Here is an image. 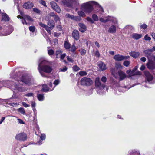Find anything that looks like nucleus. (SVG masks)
I'll use <instances>...</instances> for the list:
<instances>
[{"mask_svg":"<svg viewBox=\"0 0 155 155\" xmlns=\"http://www.w3.org/2000/svg\"><path fill=\"white\" fill-rule=\"evenodd\" d=\"M96 4V2L91 1L82 4L81 6V9L82 10L78 11V13L80 17H84L86 16L85 13L89 14L94 9L93 5Z\"/></svg>","mask_w":155,"mask_h":155,"instance_id":"obj_1","label":"nucleus"},{"mask_svg":"<svg viewBox=\"0 0 155 155\" xmlns=\"http://www.w3.org/2000/svg\"><path fill=\"white\" fill-rule=\"evenodd\" d=\"M39 62L38 68V71L42 77H45V72L50 73L52 71V68L48 65L49 62L43 58L40 59Z\"/></svg>","mask_w":155,"mask_h":155,"instance_id":"obj_2","label":"nucleus"},{"mask_svg":"<svg viewBox=\"0 0 155 155\" xmlns=\"http://www.w3.org/2000/svg\"><path fill=\"white\" fill-rule=\"evenodd\" d=\"M18 73H16L15 75H13V74H11L10 76L11 78H14L18 82L21 81L28 86L31 85L34 83V80L31 76L28 75H24L20 78L18 76Z\"/></svg>","mask_w":155,"mask_h":155,"instance_id":"obj_3","label":"nucleus"},{"mask_svg":"<svg viewBox=\"0 0 155 155\" xmlns=\"http://www.w3.org/2000/svg\"><path fill=\"white\" fill-rule=\"evenodd\" d=\"M100 21L101 22L104 23H106L109 21L112 22L115 25H113L110 26L109 29L108 31L111 33H114L116 32V26H117L118 24L117 20L115 18L111 16H107L104 18H100Z\"/></svg>","mask_w":155,"mask_h":155,"instance_id":"obj_4","label":"nucleus"},{"mask_svg":"<svg viewBox=\"0 0 155 155\" xmlns=\"http://www.w3.org/2000/svg\"><path fill=\"white\" fill-rule=\"evenodd\" d=\"M11 89L14 93L12 96L14 98L18 97L16 96V94L19 92H23L27 91V89L24 85L20 83H14L13 85L11 87Z\"/></svg>","mask_w":155,"mask_h":155,"instance_id":"obj_5","label":"nucleus"},{"mask_svg":"<svg viewBox=\"0 0 155 155\" xmlns=\"http://www.w3.org/2000/svg\"><path fill=\"white\" fill-rule=\"evenodd\" d=\"M13 30V28L11 25L7 24L4 26H0V35L5 36L11 34Z\"/></svg>","mask_w":155,"mask_h":155,"instance_id":"obj_6","label":"nucleus"},{"mask_svg":"<svg viewBox=\"0 0 155 155\" xmlns=\"http://www.w3.org/2000/svg\"><path fill=\"white\" fill-rule=\"evenodd\" d=\"M62 2L65 6L72 8L79 4L78 0H62Z\"/></svg>","mask_w":155,"mask_h":155,"instance_id":"obj_7","label":"nucleus"},{"mask_svg":"<svg viewBox=\"0 0 155 155\" xmlns=\"http://www.w3.org/2000/svg\"><path fill=\"white\" fill-rule=\"evenodd\" d=\"M95 85L97 90V93L100 94H103L102 90L105 87V85L104 84L101 83L100 78H96L95 80Z\"/></svg>","mask_w":155,"mask_h":155,"instance_id":"obj_8","label":"nucleus"},{"mask_svg":"<svg viewBox=\"0 0 155 155\" xmlns=\"http://www.w3.org/2000/svg\"><path fill=\"white\" fill-rule=\"evenodd\" d=\"M80 82L81 85L87 86L91 85L93 83L91 79L86 77H84L81 79Z\"/></svg>","mask_w":155,"mask_h":155,"instance_id":"obj_9","label":"nucleus"},{"mask_svg":"<svg viewBox=\"0 0 155 155\" xmlns=\"http://www.w3.org/2000/svg\"><path fill=\"white\" fill-rule=\"evenodd\" d=\"M137 68L138 67L136 66L132 70H129L126 71V73L128 75L129 77H130L134 75L140 74L141 73L140 71L135 72Z\"/></svg>","mask_w":155,"mask_h":155,"instance_id":"obj_10","label":"nucleus"},{"mask_svg":"<svg viewBox=\"0 0 155 155\" xmlns=\"http://www.w3.org/2000/svg\"><path fill=\"white\" fill-rule=\"evenodd\" d=\"M118 79L119 81L125 80L127 78L129 77L128 75H127L125 72L122 71L120 70L117 72Z\"/></svg>","mask_w":155,"mask_h":155,"instance_id":"obj_11","label":"nucleus"},{"mask_svg":"<svg viewBox=\"0 0 155 155\" xmlns=\"http://www.w3.org/2000/svg\"><path fill=\"white\" fill-rule=\"evenodd\" d=\"M146 81L150 83L153 84L154 82L152 81L153 79V76L148 71H145L144 72Z\"/></svg>","mask_w":155,"mask_h":155,"instance_id":"obj_12","label":"nucleus"},{"mask_svg":"<svg viewBox=\"0 0 155 155\" xmlns=\"http://www.w3.org/2000/svg\"><path fill=\"white\" fill-rule=\"evenodd\" d=\"M130 57L129 56H124L120 54L116 55L114 57V59L118 61H121L124 59H128Z\"/></svg>","mask_w":155,"mask_h":155,"instance_id":"obj_13","label":"nucleus"},{"mask_svg":"<svg viewBox=\"0 0 155 155\" xmlns=\"http://www.w3.org/2000/svg\"><path fill=\"white\" fill-rule=\"evenodd\" d=\"M127 155H141V154L140 151L139 150L134 149L129 151Z\"/></svg>","mask_w":155,"mask_h":155,"instance_id":"obj_14","label":"nucleus"},{"mask_svg":"<svg viewBox=\"0 0 155 155\" xmlns=\"http://www.w3.org/2000/svg\"><path fill=\"white\" fill-rule=\"evenodd\" d=\"M146 66L150 70H153L155 68V63L150 60H149L148 62L147 63Z\"/></svg>","mask_w":155,"mask_h":155,"instance_id":"obj_15","label":"nucleus"},{"mask_svg":"<svg viewBox=\"0 0 155 155\" xmlns=\"http://www.w3.org/2000/svg\"><path fill=\"white\" fill-rule=\"evenodd\" d=\"M23 6L24 8L29 9L33 7L34 4L32 2L28 1L24 3Z\"/></svg>","mask_w":155,"mask_h":155,"instance_id":"obj_16","label":"nucleus"},{"mask_svg":"<svg viewBox=\"0 0 155 155\" xmlns=\"http://www.w3.org/2000/svg\"><path fill=\"white\" fill-rule=\"evenodd\" d=\"M153 51L151 49H148L147 50H145L143 51V53L145 54L146 56L147 57L148 59L151 58V57L153 56V54H152Z\"/></svg>","mask_w":155,"mask_h":155,"instance_id":"obj_17","label":"nucleus"},{"mask_svg":"<svg viewBox=\"0 0 155 155\" xmlns=\"http://www.w3.org/2000/svg\"><path fill=\"white\" fill-rule=\"evenodd\" d=\"M98 66L99 67L100 69L102 71H104L107 68L106 65L102 61L98 62Z\"/></svg>","mask_w":155,"mask_h":155,"instance_id":"obj_18","label":"nucleus"},{"mask_svg":"<svg viewBox=\"0 0 155 155\" xmlns=\"http://www.w3.org/2000/svg\"><path fill=\"white\" fill-rule=\"evenodd\" d=\"M73 37L76 40H78L79 38V31L76 30H74L73 31L72 33Z\"/></svg>","mask_w":155,"mask_h":155,"instance_id":"obj_19","label":"nucleus"},{"mask_svg":"<svg viewBox=\"0 0 155 155\" xmlns=\"http://www.w3.org/2000/svg\"><path fill=\"white\" fill-rule=\"evenodd\" d=\"M79 26V30L81 32H84L87 30L86 26L83 23H79L78 24Z\"/></svg>","mask_w":155,"mask_h":155,"instance_id":"obj_20","label":"nucleus"},{"mask_svg":"<svg viewBox=\"0 0 155 155\" xmlns=\"http://www.w3.org/2000/svg\"><path fill=\"white\" fill-rule=\"evenodd\" d=\"M2 21H8L9 20V18L8 15L5 13H2Z\"/></svg>","mask_w":155,"mask_h":155,"instance_id":"obj_21","label":"nucleus"},{"mask_svg":"<svg viewBox=\"0 0 155 155\" xmlns=\"http://www.w3.org/2000/svg\"><path fill=\"white\" fill-rule=\"evenodd\" d=\"M49 15L53 17L54 20L56 21H59L60 19L59 17L57 15H55L53 12H51L49 13Z\"/></svg>","mask_w":155,"mask_h":155,"instance_id":"obj_22","label":"nucleus"},{"mask_svg":"<svg viewBox=\"0 0 155 155\" xmlns=\"http://www.w3.org/2000/svg\"><path fill=\"white\" fill-rule=\"evenodd\" d=\"M54 89V87L52 88H49L47 85L46 84H43L42 85V91L44 92H47L49 91H51Z\"/></svg>","mask_w":155,"mask_h":155,"instance_id":"obj_23","label":"nucleus"},{"mask_svg":"<svg viewBox=\"0 0 155 155\" xmlns=\"http://www.w3.org/2000/svg\"><path fill=\"white\" fill-rule=\"evenodd\" d=\"M131 36L134 39L137 40L142 37V35L141 34L133 33L132 35Z\"/></svg>","mask_w":155,"mask_h":155,"instance_id":"obj_24","label":"nucleus"},{"mask_svg":"<svg viewBox=\"0 0 155 155\" xmlns=\"http://www.w3.org/2000/svg\"><path fill=\"white\" fill-rule=\"evenodd\" d=\"M45 138V136H38L37 139L38 140L37 141V144L39 145L42 144V141L44 140Z\"/></svg>","mask_w":155,"mask_h":155,"instance_id":"obj_25","label":"nucleus"},{"mask_svg":"<svg viewBox=\"0 0 155 155\" xmlns=\"http://www.w3.org/2000/svg\"><path fill=\"white\" fill-rule=\"evenodd\" d=\"M15 139L18 140L24 141L26 140L27 136H15Z\"/></svg>","mask_w":155,"mask_h":155,"instance_id":"obj_26","label":"nucleus"},{"mask_svg":"<svg viewBox=\"0 0 155 155\" xmlns=\"http://www.w3.org/2000/svg\"><path fill=\"white\" fill-rule=\"evenodd\" d=\"M130 55L135 58H137L140 55V53L138 52H136L135 51H132L129 53Z\"/></svg>","mask_w":155,"mask_h":155,"instance_id":"obj_27","label":"nucleus"},{"mask_svg":"<svg viewBox=\"0 0 155 155\" xmlns=\"http://www.w3.org/2000/svg\"><path fill=\"white\" fill-rule=\"evenodd\" d=\"M111 72L114 77L115 78H117L118 75L117 74V70L115 68H112L111 70Z\"/></svg>","mask_w":155,"mask_h":155,"instance_id":"obj_28","label":"nucleus"},{"mask_svg":"<svg viewBox=\"0 0 155 155\" xmlns=\"http://www.w3.org/2000/svg\"><path fill=\"white\" fill-rule=\"evenodd\" d=\"M54 21L53 20L52 21L51 23L50 21L49 20L48 23L47 27L49 28L50 29L52 30L54 26Z\"/></svg>","mask_w":155,"mask_h":155,"instance_id":"obj_29","label":"nucleus"},{"mask_svg":"<svg viewBox=\"0 0 155 155\" xmlns=\"http://www.w3.org/2000/svg\"><path fill=\"white\" fill-rule=\"evenodd\" d=\"M64 46L67 50L69 49L71 47V44L67 41H65L64 44Z\"/></svg>","mask_w":155,"mask_h":155,"instance_id":"obj_30","label":"nucleus"},{"mask_svg":"<svg viewBox=\"0 0 155 155\" xmlns=\"http://www.w3.org/2000/svg\"><path fill=\"white\" fill-rule=\"evenodd\" d=\"M47 50L48 53L49 55L51 56L54 54V51L52 49L50 48V47H48Z\"/></svg>","mask_w":155,"mask_h":155,"instance_id":"obj_31","label":"nucleus"},{"mask_svg":"<svg viewBox=\"0 0 155 155\" xmlns=\"http://www.w3.org/2000/svg\"><path fill=\"white\" fill-rule=\"evenodd\" d=\"M130 87H128L127 88L126 86L124 87H120L118 88V90L120 92H124L126 90L129 89Z\"/></svg>","mask_w":155,"mask_h":155,"instance_id":"obj_32","label":"nucleus"},{"mask_svg":"<svg viewBox=\"0 0 155 155\" xmlns=\"http://www.w3.org/2000/svg\"><path fill=\"white\" fill-rule=\"evenodd\" d=\"M23 17L27 21H33L32 18L28 15H24Z\"/></svg>","mask_w":155,"mask_h":155,"instance_id":"obj_33","label":"nucleus"},{"mask_svg":"<svg viewBox=\"0 0 155 155\" xmlns=\"http://www.w3.org/2000/svg\"><path fill=\"white\" fill-rule=\"evenodd\" d=\"M37 96L38 99L40 101H42L44 99V97L43 94H38Z\"/></svg>","mask_w":155,"mask_h":155,"instance_id":"obj_34","label":"nucleus"},{"mask_svg":"<svg viewBox=\"0 0 155 155\" xmlns=\"http://www.w3.org/2000/svg\"><path fill=\"white\" fill-rule=\"evenodd\" d=\"M96 2V4L93 5V7L95 5L97 6V7L99 9V12L101 13V14H102L104 12V10L103 8L101 6H100L98 3H97Z\"/></svg>","mask_w":155,"mask_h":155,"instance_id":"obj_35","label":"nucleus"},{"mask_svg":"<svg viewBox=\"0 0 155 155\" xmlns=\"http://www.w3.org/2000/svg\"><path fill=\"white\" fill-rule=\"evenodd\" d=\"M18 111L19 112L23 115H25V111L24 109L22 107L18 109Z\"/></svg>","mask_w":155,"mask_h":155,"instance_id":"obj_36","label":"nucleus"},{"mask_svg":"<svg viewBox=\"0 0 155 155\" xmlns=\"http://www.w3.org/2000/svg\"><path fill=\"white\" fill-rule=\"evenodd\" d=\"M53 9L58 13H59L60 12L61 9L60 8V7L58 5H57V6H56L54 8H53Z\"/></svg>","mask_w":155,"mask_h":155,"instance_id":"obj_37","label":"nucleus"},{"mask_svg":"<svg viewBox=\"0 0 155 155\" xmlns=\"http://www.w3.org/2000/svg\"><path fill=\"white\" fill-rule=\"evenodd\" d=\"M22 24L24 25L25 24L26 25H29V23L23 17H22V18L21 19V20Z\"/></svg>","mask_w":155,"mask_h":155,"instance_id":"obj_38","label":"nucleus"},{"mask_svg":"<svg viewBox=\"0 0 155 155\" xmlns=\"http://www.w3.org/2000/svg\"><path fill=\"white\" fill-rule=\"evenodd\" d=\"M33 10L34 12L38 14H41V11L40 10L37 8H33Z\"/></svg>","mask_w":155,"mask_h":155,"instance_id":"obj_39","label":"nucleus"},{"mask_svg":"<svg viewBox=\"0 0 155 155\" xmlns=\"http://www.w3.org/2000/svg\"><path fill=\"white\" fill-rule=\"evenodd\" d=\"M92 18L94 21H97L98 20V16L95 14H93L92 15Z\"/></svg>","mask_w":155,"mask_h":155,"instance_id":"obj_40","label":"nucleus"},{"mask_svg":"<svg viewBox=\"0 0 155 155\" xmlns=\"http://www.w3.org/2000/svg\"><path fill=\"white\" fill-rule=\"evenodd\" d=\"M77 49L76 47H75L74 44L71 47V51L72 52H74Z\"/></svg>","mask_w":155,"mask_h":155,"instance_id":"obj_41","label":"nucleus"},{"mask_svg":"<svg viewBox=\"0 0 155 155\" xmlns=\"http://www.w3.org/2000/svg\"><path fill=\"white\" fill-rule=\"evenodd\" d=\"M66 17L72 20H74V17L73 15H70L69 14H66Z\"/></svg>","mask_w":155,"mask_h":155,"instance_id":"obj_42","label":"nucleus"},{"mask_svg":"<svg viewBox=\"0 0 155 155\" xmlns=\"http://www.w3.org/2000/svg\"><path fill=\"white\" fill-rule=\"evenodd\" d=\"M130 64V62L128 61H125L123 63V64L126 67H128Z\"/></svg>","mask_w":155,"mask_h":155,"instance_id":"obj_43","label":"nucleus"},{"mask_svg":"<svg viewBox=\"0 0 155 155\" xmlns=\"http://www.w3.org/2000/svg\"><path fill=\"white\" fill-rule=\"evenodd\" d=\"M35 28L34 26H30L29 27V30L32 32H34L35 30Z\"/></svg>","mask_w":155,"mask_h":155,"instance_id":"obj_44","label":"nucleus"},{"mask_svg":"<svg viewBox=\"0 0 155 155\" xmlns=\"http://www.w3.org/2000/svg\"><path fill=\"white\" fill-rule=\"evenodd\" d=\"M50 5L51 7L53 8H54L57 5V3L54 2H51L50 3Z\"/></svg>","mask_w":155,"mask_h":155,"instance_id":"obj_45","label":"nucleus"},{"mask_svg":"<svg viewBox=\"0 0 155 155\" xmlns=\"http://www.w3.org/2000/svg\"><path fill=\"white\" fill-rule=\"evenodd\" d=\"M73 69L75 71H77L80 70V68L77 65L74 66L73 67Z\"/></svg>","mask_w":155,"mask_h":155,"instance_id":"obj_46","label":"nucleus"},{"mask_svg":"<svg viewBox=\"0 0 155 155\" xmlns=\"http://www.w3.org/2000/svg\"><path fill=\"white\" fill-rule=\"evenodd\" d=\"M62 52V51L61 50H57L56 52V55L57 56V58L58 57L57 56L59 55H61Z\"/></svg>","mask_w":155,"mask_h":155,"instance_id":"obj_47","label":"nucleus"},{"mask_svg":"<svg viewBox=\"0 0 155 155\" xmlns=\"http://www.w3.org/2000/svg\"><path fill=\"white\" fill-rule=\"evenodd\" d=\"M79 74L81 76H83L86 75L87 74V73L86 71H81L79 72Z\"/></svg>","mask_w":155,"mask_h":155,"instance_id":"obj_48","label":"nucleus"},{"mask_svg":"<svg viewBox=\"0 0 155 155\" xmlns=\"http://www.w3.org/2000/svg\"><path fill=\"white\" fill-rule=\"evenodd\" d=\"M86 20L89 22H90L91 23H94V21L91 19V18L89 17H87L86 18Z\"/></svg>","mask_w":155,"mask_h":155,"instance_id":"obj_49","label":"nucleus"},{"mask_svg":"<svg viewBox=\"0 0 155 155\" xmlns=\"http://www.w3.org/2000/svg\"><path fill=\"white\" fill-rule=\"evenodd\" d=\"M73 20L76 21H80L81 20V18L79 16H74Z\"/></svg>","mask_w":155,"mask_h":155,"instance_id":"obj_50","label":"nucleus"},{"mask_svg":"<svg viewBox=\"0 0 155 155\" xmlns=\"http://www.w3.org/2000/svg\"><path fill=\"white\" fill-rule=\"evenodd\" d=\"M67 69L68 68L67 67L65 66H64L63 68H60L59 70L61 71L64 72L67 70Z\"/></svg>","mask_w":155,"mask_h":155,"instance_id":"obj_51","label":"nucleus"},{"mask_svg":"<svg viewBox=\"0 0 155 155\" xmlns=\"http://www.w3.org/2000/svg\"><path fill=\"white\" fill-rule=\"evenodd\" d=\"M39 2L41 4H42V5H43L44 6H45V7H46V3H45V1H43V0H39Z\"/></svg>","mask_w":155,"mask_h":155,"instance_id":"obj_52","label":"nucleus"},{"mask_svg":"<svg viewBox=\"0 0 155 155\" xmlns=\"http://www.w3.org/2000/svg\"><path fill=\"white\" fill-rule=\"evenodd\" d=\"M144 39L146 40L150 41L151 40V38L149 37L147 34L144 36Z\"/></svg>","mask_w":155,"mask_h":155,"instance_id":"obj_53","label":"nucleus"},{"mask_svg":"<svg viewBox=\"0 0 155 155\" xmlns=\"http://www.w3.org/2000/svg\"><path fill=\"white\" fill-rule=\"evenodd\" d=\"M67 59L68 61L70 62L73 63L74 62V61L69 56H67Z\"/></svg>","mask_w":155,"mask_h":155,"instance_id":"obj_54","label":"nucleus"},{"mask_svg":"<svg viewBox=\"0 0 155 155\" xmlns=\"http://www.w3.org/2000/svg\"><path fill=\"white\" fill-rule=\"evenodd\" d=\"M101 80L103 82L105 83L107 81L106 77L105 76H103L102 77Z\"/></svg>","mask_w":155,"mask_h":155,"instance_id":"obj_55","label":"nucleus"},{"mask_svg":"<svg viewBox=\"0 0 155 155\" xmlns=\"http://www.w3.org/2000/svg\"><path fill=\"white\" fill-rule=\"evenodd\" d=\"M86 52V51L84 49H82L81 51V54L82 55H84L85 54Z\"/></svg>","mask_w":155,"mask_h":155,"instance_id":"obj_56","label":"nucleus"},{"mask_svg":"<svg viewBox=\"0 0 155 155\" xmlns=\"http://www.w3.org/2000/svg\"><path fill=\"white\" fill-rule=\"evenodd\" d=\"M39 25L40 26L44 28L45 29L47 27L46 25L43 24L41 22L39 23Z\"/></svg>","mask_w":155,"mask_h":155,"instance_id":"obj_57","label":"nucleus"},{"mask_svg":"<svg viewBox=\"0 0 155 155\" xmlns=\"http://www.w3.org/2000/svg\"><path fill=\"white\" fill-rule=\"evenodd\" d=\"M25 96L28 97L33 96V94L31 92L29 93L25 94Z\"/></svg>","mask_w":155,"mask_h":155,"instance_id":"obj_58","label":"nucleus"},{"mask_svg":"<svg viewBox=\"0 0 155 155\" xmlns=\"http://www.w3.org/2000/svg\"><path fill=\"white\" fill-rule=\"evenodd\" d=\"M22 105L25 107H28L30 106L29 105L27 104L25 102H22Z\"/></svg>","mask_w":155,"mask_h":155,"instance_id":"obj_59","label":"nucleus"},{"mask_svg":"<svg viewBox=\"0 0 155 155\" xmlns=\"http://www.w3.org/2000/svg\"><path fill=\"white\" fill-rule=\"evenodd\" d=\"M147 28V26L145 24H143L140 26V28L143 29H145Z\"/></svg>","mask_w":155,"mask_h":155,"instance_id":"obj_60","label":"nucleus"},{"mask_svg":"<svg viewBox=\"0 0 155 155\" xmlns=\"http://www.w3.org/2000/svg\"><path fill=\"white\" fill-rule=\"evenodd\" d=\"M33 110L34 113V116L35 117H36L37 113V110L35 108H33Z\"/></svg>","mask_w":155,"mask_h":155,"instance_id":"obj_61","label":"nucleus"},{"mask_svg":"<svg viewBox=\"0 0 155 155\" xmlns=\"http://www.w3.org/2000/svg\"><path fill=\"white\" fill-rule=\"evenodd\" d=\"M66 55V54L65 53L63 54H61V56H60L61 59L63 60L64 58L65 57Z\"/></svg>","mask_w":155,"mask_h":155,"instance_id":"obj_62","label":"nucleus"},{"mask_svg":"<svg viewBox=\"0 0 155 155\" xmlns=\"http://www.w3.org/2000/svg\"><path fill=\"white\" fill-rule=\"evenodd\" d=\"M17 120L18 121V123L20 124H24L25 122L23 121V120L20 119H18Z\"/></svg>","mask_w":155,"mask_h":155,"instance_id":"obj_63","label":"nucleus"},{"mask_svg":"<svg viewBox=\"0 0 155 155\" xmlns=\"http://www.w3.org/2000/svg\"><path fill=\"white\" fill-rule=\"evenodd\" d=\"M59 82H60V81L59 80H56L54 81L53 83L55 85H57L59 84Z\"/></svg>","mask_w":155,"mask_h":155,"instance_id":"obj_64","label":"nucleus"}]
</instances>
